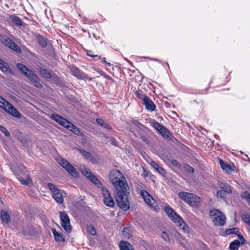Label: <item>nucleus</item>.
Instances as JSON below:
<instances>
[{"label": "nucleus", "mask_w": 250, "mask_h": 250, "mask_svg": "<svg viewBox=\"0 0 250 250\" xmlns=\"http://www.w3.org/2000/svg\"><path fill=\"white\" fill-rule=\"evenodd\" d=\"M109 178L115 189V192L128 188L125 176L118 170L113 169L111 171Z\"/></svg>", "instance_id": "f257e3e1"}, {"label": "nucleus", "mask_w": 250, "mask_h": 250, "mask_svg": "<svg viewBox=\"0 0 250 250\" xmlns=\"http://www.w3.org/2000/svg\"><path fill=\"white\" fill-rule=\"evenodd\" d=\"M129 193V188L115 192V199L118 207L125 211L130 207L128 199Z\"/></svg>", "instance_id": "f03ea898"}, {"label": "nucleus", "mask_w": 250, "mask_h": 250, "mask_svg": "<svg viewBox=\"0 0 250 250\" xmlns=\"http://www.w3.org/2000/svg\"><path fill=\"white\" fill-rule=\"evenodd\" d=\"M51 118L58 124L64 127L67 128L69 130L73 132L75 134L81 136L83 135V134L81 132L80 129L76 126L58 114H53L51 115Z\"/></svg>", "instance_id": "7ed1b4c3"}, {"label": "nucleus", "mask_w": 250, "mask_h": 250, "mask_svg": "<svg viewBox=\"0 0 250 250\" xmlns=\"http://www.w3.org/2000/svg\"><path fill=\"white\" fill-rule=\"evenodd\" d=\"M17 68L27 78H28L33 85L38 88L42 87V84L39 82V80L37 75L33 71L26 66L21 63H17L16 64Z\"/></svg>", "instance_id": "20e7f679"}, {"label": "nucleus", "mask_w": 250, "mask_h": 250, "mask_svg": "<svg viewBox=\"0 0 250 250\" xmlns=\"http://www.w3.org/2000/svg\"><path fill=\"white\" fill-rule=\"evenodd\" d=\"M164 210L168 217L177 224L184 231L188 230V227L180 216L177 214L169 206L164 207Z\"/></svg>", "instance_id": "39448f33"}, {"label": "nucleus", "mask_w": 250, "mask_h": 250, "mask_svg": "<svg viewBox=\"0 0 250 250\" xmlns=\"http://www.w3.org/2000/svg\"><path fill=\"white\" fill-rule=\"evenodd\" d=\"M178 195L182 200L192 207H197L200 202V198L192 193L180 192L179 193Z\"/></svg>", "instance_id": "423d86ee"}, {"label": "nucleus", "mask_w": 250, "mask_h": 250, "mask_svg": "<svg viewBox=\"0 0 250 250\" xmlns=\"http://www.w3.org/2000/svg\"><path fill=\"white\" fill-rule=\"evenodd\" d=\"M0 107L15 117L20 118L21 117L20 112L1 96H0Z\"/></svg>", "instance_id": "0eeeda50"}, {"label": "nucleus", "mask_w": 250, "mask_h": 250, "mask_svg": "<svg viewBox=\"0 0 250 250\" xmlns=\"http://www.w3.org/2000/svg\"><path fill=\"white\" fill-rule=\"evenodd\" d=\"M209 215L212 217V222L215 226H223L226 223L225 216L220 210L213 209L209 211Z\"/></svg>", "instance_id": "6e6552de"}, {"label": "nucleus", "mask_w": 250, "mask_h": 250, "mask_svg": "<svg viewBox=\"0 0 250 250\" xmlns=\"http://www.w3.org/2000/svg\"><path fill=\"white\" fill-rule=\"evenodd\" d=\"M47 187L51 192L53 198L58 203L62 204L63 201V190L59 189L54 184L52 183H48Z\"/></svg>", "instance_id": "1a4fd4ad"}, {"label": "nucleus", "mask_w": 250, "mask_h": 250, "mask_svg": "<svg viewBox=\"0 0 250 250\" xmlns=\"http://www.w3.org/2000/svg\"><path fill=\"white\" fill-rule=\"evenodd\" d=\"M136 95L138 98L143 101V104L147 110L153 111L155 109L156 105L147 96L144 94L141 91L136 92Z\"/></svg>", "instance_id": "9d476101"}, {"label": "nucleus", "mask_w": 250, "mask_h": 250, "mask_svg": "<svg viewBox=\"0 0 250 250\" xmlns=\"http://www.w3.org/2000/svg\"><path fill=\"white\" fill-rule=\"evenodd\" d=\"M57 161L73 177L77 178L79 173L76 169L67 161L62 158H58Z\"/></svg>", "instance_id": "9b49d317"}, {"label": "nucleus", "mask_w": 250, "mask_h": 250, "mask_svg": "<svg viewBox=\"0 0 250 250\" xmlns=\"http://www.w3.org/2000/svg\"><path fill=\"white\" fill-rule=\"evenodd\" d=\"M140 193L142 196L145 202L155 210H158V206L153 198L149 194V193L144 189H141Z\"/></svg>", "instance_id": "f8f14e48"}, {"label": "nucleus", "mask_w": 250, "mask_h": 250, "mask_svg": "<svg viewBox=\"0 0 250 250\" xmlns=\"http://www.w3.org/2000/svg\"><path fill=\"white\" fill-rule=\"evenodd\" d=\"M61 224L63 229L67 232L72 230V226L68 215L64 211L60 212Z\"/></svg>", "instance_id": "ddd939ff"}, {"label": "nucleus", "mask_w": 250, "mask_h": 250, "mask_svg": "<svg viewBox=\"0 0 250 250\" xmlns=\"http://www.w3.org/2000/svg\"><path fill=\"white\" fill-rule=\"evenodd\" d=\"M101 192L104 198V204L108 207H112L114 206V202L111 197L109 191L105 188H102Z\"/></svg>", "instance_id": "4468645a"}, {"label": "nucleus", "mask_w": 250, "mask_h": 250, "mask_svg": "<svg viewBox=\"0 0 250 250\" xmlns=\"http://www.w3.org/2000/svg\"><path fill=\"white\" fill-rule=\"evenodd\" d=\"M152 126L165 138H168L169 132L166 128L157 122L153 121L151 123Z\"/></svg>", "instance_id": "2eb2a0df"}, {"label": "nucleus", "mask_w": 250, "mask_h": 250, "mask_svg": "<svg viewBox=\"0 0 250 250\" xmlns=\"http://www.w3.org/2000/svg\"><path fill=\"white\" fill-rule=\"evenodd\" d=\"M82 172L85 177H86L97 187H100V186L102 185L100 180L97 179V178L94 175H93L88 168H84V169L82 171Z\"/></svg>", "instance_id": "dca6fc26"}, {"label": "nucleus", "mask_w": 250, "mask_h": 250, "mask_svg": "<svg viewBox=\"0 0 250 250\" xmlns=\"http://www.w3.org/2000/svg\"><path fill=\"white\" fill-rule=\"evenodd\" d=\"M3 43L6 46L8 47L9 48L13 49L16 52L19 53L21 52L20 48L11 39L7 38L4 40Z\"/></svg>", "instance_id": "f3484780"}, {"label": "nucleus", "mask_w": 250, "mask_h": 250, "mask_svg": "<svg viewBox=\"0 0 250 250\" xmlns=\"http://www.w3.org/2000/svg\"><path fill=\"white\" fill-rule=\"evenodd\" d=\"M71 70L73 75L78 79L84 80L87 78V76L81 72L78 68L72 67Z\"/></svg>", "instance_id": "a211bd4d"}, {"label": "nucleus", "mask_w": 250, "mask_h": 250, "mask_svg": "<svg viewBox=\"0 0 250 250\" xmlns=\"http://www.w3.org/2000/svg\"><path fill=\"white\" fill-rule=\"evenodd\" d=\"M119 247L121 250H134L133 246L126 241H121Z\"/></svg>", "instance_id": "6ab92c4d"}, {"label": "nucleus", "mask_w": 250, "mask_h": 250, "mask_svg": "<svg viewBox=\"0 0 250 250\" xmlns=\"http://www.w3.org/2000/svg\"><path fill=\"white\" fill-rule=\"evenodd\" d=\"M0 69L4 73L10 74L11 73L10 68L8 66V64L5 62L3 60L0 59Z\"/></svg>", "instance_id": "aec40b11"}, {"label": "nucleus", "mask_w": 250, "mask_h": 250, "mask_svg": "<svg viewBox=\"0 0 250 250\" xmlns=\"http://www.w3.org/2000/svg\"><path fill=\"white\" fill-rule=\"evenodd\" d=\"M151 166L157 170V171L162 175L165 174V171L156 162L154 161L151 162Z\"/></svg>", "instance_id": "412c9836"}, {"label": "nucleus", "mask_w": 250, "mask_h": 250, "mask_svg": "<svg viewBox=\"0 0 250 250\" xmlns=\"http://www.w3.org/2000/svg\"><path fill=\"white\" fill-rule=\"evenodd\" d=\"M52 233L55 237V239L56 241L58 242H63L64 241V238L62 235L60 233H59L57 230L55 229H52Z\"/></svg>", "instance_id": "4be33fe9"}, {"label": "nucleus", "mask_w": 250, "mask_h": 250, "mask_svg": "<svg viewBox=\"0 0 250 250\" xmlns=\"http://www.w3.org/2000/svg\"><path fill=\"white\" fill-rule=\"evenodd\" d=\"M219 163L220 166L223 170L226 171L228 173L231 172L232 169L227 163L224 162L223 160H220Z\"/></svg>", "instance_id": "5701e85b"}, {"label": "nucleus", "mask_w": 250, "mask_h": 250, "mask_svg": "<svg viewBox=\"0 0 250 250\" xmlns=\"http://www.w3.org/2000/svg\"><path fill=\"white\" fill-rule=\"evenodd\" d=\"M19 181L24 185H29L31 182V180L29 175H26L25 177H20L18 178Z\"/></svg>", "instance_id": "b1692460"}, {"label": "nucleus", "mask_w": 250, "mask_h": 250, "mask_svg": "<svg viewBox=\"0 0 250 250\" xmlns=\"http://www.w3.org/2000/svg\"><path fill=\"white\" fill-rule=\"evenodd\" d=\"M219 187L226 193L230 194L232 192L231 187L228 184L221 183Z\"/></svg>", "instance_id": "393cba45"}, {"label": "nucleus", "mask_w": 250, "mask_h": 250, "mask_svg": "<svg viewBox=\"0 0 250 250\" xmlns=\"http://www.w3.org/2000/svg\"><path fill=\"white\" fill-rule=\"evenodd\" d=\"M1 217L3 223L8 224L10 221V216L7 212L5 210H1Z\"/></svg>", "instance_id": "a878e982"}, {"label": "nucleus", "mask_w": 250, "mask_h": 250, "mask_svg": "<svg viewBox=\"0 0 250 250\" xmlns=\"http://www.w3.org/2000/svg\"><path fill=\"white\" fill-rule=\"evenodd\" d=\"M240 245V242L239 240H234L230 244L229 248L230 250H237L238 249Z\"/></svg>", "instance_id": "bb28decb"}, {"label": "nucleus", "mask_w": 250, "mask_h": 250, "mask_svg": "<svg viewBox=\"0 0 250 250\" xmlns=\"http://www.w3.org/2000/svg\"><path fill=\"white\" fill-rule=\"evenodd\" d=\"M96 122L98 125H101V126H103L104 128L110 129V127L109 125L104 120H103L101 119H97L96 120Z\"/></svg>", "instance_id": "cd10ccee"}, {"label": "nucleus", "mask_w": 250, "mask_h": 250, "mask_svg": "<svg viewBox=\"0 0 250 250\" xmlns=\"http://www.w3.org/2000/svg\"><path fill=\"white\" fill-rule=\"evenodd\" d=\"M78 150L82 154V155H83L87 159H91L92 160L91 154L89 152L80 149H78Z\"/></svg>", "instance_id": "c85d7f7f"}, {"label": "nucleus", "mask_w": 250, "mask_h": 250, "mask_svg": "<svg viewBox=\"0 0 250 250\" xmlns=\"http://www.w3.org/2000/svg\"><path fill=\"white\" fill-rule=\"evenodd\" d=\"M123 234L125 238H130L131 236L130 229L127 228H125L123 231Z\"/></svg>", "instance_id": "c756f323"}, {"label": "nucleus", "mask_w": 250, "mask_h": 250, "mask_svg": "<svg viewBox=\"0 0 250 250\" xmlns=\"http://www.w3.org/2000/svg\"><path fill=\"white\" fill-rule=\"evenodd\" d=\"M238 229L236 228H233L231 229H228L226 230V235H229L230 234H237Z\"/></svg>", "instance_id": "7c9ffc66"}, {"label": "nucleus", "mask_w": 250, "mask_h": 250, "mask_svg": "<svg viewBox=\"0 0 250 250\" xmlns=\"http://www.w3.org/2000/svg\"><path fill=\"white\" fill-rule=\"evenodd\" d=\"M87 231L93 236L95 235L96 234V231L95 229L91 226H87Z\"/></svg>", "instance_id": "2f4dec72"}, {"label": "nucleus", "mask_w": 250, "mask_h": 250, "mask_svg": "<svg viewBox=\"0 0 250 250\" xmlns=\"http://www.w3.org/2000/svg\"><path fill=\"white\" fill-rule=\"evenodd\" d=\"M12 22L17 25H21L22 24L21 20L17 17L12 18Z\"/></svg>", "instance_id": "473e14b6"}, {"label": "nucleus", "mask_w": 250, "mask_h": 250, "mask_svg": "<svg viewBox=\"0 0 250 250\" xmlns=\"http://www.w3.org/2000/svg\"><path fill=\"white\" fill-rule=\"evenodd\" d=\"M226 192H224L223 190H219L217 192V196L218 197H219L220 198H222L223 199V200H225L226 199V197H225V196H226Z\"/></svg>", "instance_id": "72a5a7b5"}, {"label": "nucleus", "mask_w": 250, "mask_h": 250, "mask_svg": "<svg viewBox=\"0 0 250 250\" xmlns=\"http://www.w3.org/2000/svg\"><path fill=\"white\" fill-rule=\"evenodd\" d=\"M38 42H39V44L42 47H45L47 45V42H46V40L42 37H40L38 39Z\"/></svg>", "instance_id": "f704fd0d"}, {"label": "nucleus", "mask_w": 250, "mask_h": 250, "mask_svg": "<svg viewBox=\"0 0 250 250\" xmlns=\"http://www.w3.org/2000/svg\"><path fill=\"white\" fill-rule=\"evenodd\" d=\"M242 219L245 222H246L249 226H250V216L249 215L243 214L242 215Z\"/></svg>", "instance_id": "c9c22d12"}, {"label": "nucleus", "mask_w": 250, "mask_h": 250, "mask_svg": "<svg viewBox=\"0 0 250 250\" xmlns=\"http://www.w3.org/2000/svg\"><path fill=\"white\" fill-rule=\"evenodd\" d=\"M241 197L243 198L249 200V201L250 200V194L248 191H245L244 192L242 195Z\"/></svg>", "instance_id": "e433bc0d"}, {"label": "nucleus", "mask_w": 250, "mask_h": 250, "mask_svg": "<svg viewBox=\"0 0 250 250\" xmlns=\"http://www.w3.org/2000/svg\"><path fill=\"white\" fill-rule=\"evenodd\" d=\"M0 130L2 132L4 135L7 137L9 136L10 133L3 126H0Z\"/></svg>", "instance_id": "4c0bfd02"}, {"label": "nucleus", "mask_w": 250, "mask_h": 250, "mask_svg": "<svg viewBox=\"0 0 250 250\" xmlns=\"http://www.w3.org/2000/svg\"><path fill=\"white\" fill-rule=\"evenodd\" d=\"M185 168L189 172L193 173L194 171V168L188 164H186L185 165Z\"/></svg>", "instance_id": "58836bf2"}, {"label": "nucleus", "mask_w": 250, "mask_h": 250, "mask_svg": "<svg viewBox=\"0 0 250 250\" xmlns=\"http://www.w3.org/2000/svg\"><path fill=\"white\" fill-rule=\"evenodd\" d=\"M162 238L166 241L169 240V236L167 233L166 232H163L162 233Z\"/></svg>", "instance_id": "ea45409f"}, {"label": "nucleus", "mask_w": 250, "mask_h": 250, "mask_svg": "<svg viewBox=\"0 0 250 250\" xmlns=\"http://www.w3.org/2000/svg\"><path fill=\"white\" fill-rule=\"evenodd\" d=\"M171 163L172 164L173 166H174L175 167H180V164L176 160H171Z\"/></svg>", "instance_id": "a19ab883"}, {"label": "nucleus", "mask_w": 250, "mask_h": 250, "mask_svg": "<svg viewBox=\"0 0 250 250\" xmlns=\"http://www.w3.org/2000/svg\"><path fill=\"white\" fill-rule=\"evenodd\" d=\"M238 237L240 239L239 242H240V244H243L245 242V240L244 238L240 234H238Z\"/></svg>", "instance_id": "79ce46f5"}, {"label": "nucleus", "mask_w": 250, "mask_h": 250, "mask_svg": "<svg viewBox=\"0 0 250 250\" xmlns=\"http://www.w3.org/2000/svg\"><path fill=\"white\" fill-rule=\"evenodd\" d=\"M99 58L101 60V61L102 62H104V63H105L106 64H108V65H110V63L107 62H106L105 58H101L100 57H99Z\"/></svg>", "instance_id": "37998d69"}, {"label": "nucleus", "mask_w": 250, "mask_h": 250, "mask_svg": "<svg viewBox=\"0 0 250 250\" xmlns=\"http://www.w3.org/2000/svg\"><path fill=\"white\" fill-rule=\"evenodd\" d=\"M90 51H89L87 53V55L89 56H90L91 57H98L97 55H92L90 53Z\"/></svg>", "instance_id": "c03bdc74"}, {"label": "nucleus", "mask_w": 250, "mask_h": 250, "mask_svg": "<svg viewBox=\"0 0 250 250\" xmlns=\"http://www.w3.org/2000/svg\"><path fill=\"white\" fill-rule=\"evenodd\" d=\"M142 140H143L144 141H146V137H142Z\"/></svg>", "instance_id": "a18cd8bd"}, {"label": "nucleus", "mask_w": 250, "mask_h": 250, "mask_svg": "<svg viewBox=\"0 0 250 250\" xmlns=\"http://www.w3.org/2000/svg\"><path fill=\"white\" fill-rule=\"evenodd\" d=\"M249 204L250 205V200L249 201Z\"/></svg>", "instance_id": "49530a36"}]
</instances>
